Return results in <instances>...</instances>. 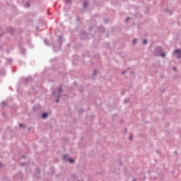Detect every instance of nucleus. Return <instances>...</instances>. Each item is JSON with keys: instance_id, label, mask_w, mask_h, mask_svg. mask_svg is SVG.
I'll return each mask as SVG.
<instances>
[{"instance_id": "1", "label": "nucleus", "mask_w": 181, "mask_h": 181, "mask_svg": "<svg viewBox=\"0 0 181 181\" xmlns=\"http://www.w3.org/2000/svg\"><path fill=\"white\" fill-rule=\"evenodd\" d=\"M174 53H177V58L178 59H180L181 57V50H179V49H175V52Z\"/></svg>"}, {"instance_id": "2", "label": "nucleus", "mask_w": 181, "mask_h": 181, "mask_svg": "<svg viewBox=\"0 0 181 181\" xmlns=\"http://www.w3.org/2000/svg\"><path fill=\"white\" fill-rule=\"evenodd\" d=\"M158 51L161 52V51H162V48H161L160 47H157L156 48V52H158Z\"/></svg>"}, {"instance_id": "3", "label": "nucleus", "mask_w": 181, "mask_h": 181, "mask_svg": "<svg viewBox=\"0 0 181 181\" xmlns=\"http://www.w3.org/2000/svg\"><path fill=\"white\" fill-rule=\"evenodd\" d=\"M98 73V71H97V70H95L94 71H93V75L92 76H97V74Z\"/></svg>"}, {"instance_id": "4", "label": "nucleus", "mask_w": 181, "mask_h": 181, "mask_svg": "<svg viewBox=\"0 0 181 181\" xmlns=\"http://www.w3.org/2000/svg\"><path fill=\"white\" fill-rule=\"evenodd\" d=\"M67 158H69V156H68L67 154L64 155V156H63L64 160H66V159H67Z\"/></svg>"}, {"instance_id": "5", "label": "nucleus", "mask_w": 181, "mask_h": 181, "mask_svg": "<svg viewBox=\"0 0 181 181\" xmlns=\"http://www.w3.org/2000/svg\"><path fill=\"white\" fill-rule=\"evenodd\" d=\"M58 93H59V94L62 93H63V89H62V88H59L58 89Z\"/></svg>"}, {"instance_id": "6", "label": "nucleus", "mask_w": 181, "mask_h": 181, "mask_svg": "<svg viewBox=\"0 0 181 181\" xmlns=\"http://www.w3.org/2000/svg\"><path fill=\"white\" fill-rule=\"evenodd\" d=\"M29 6H30V4L29 3H26L25 4V8H29Z\"/></svg>"}, {"instance_id": "7", "label": "nucleus", "mask_w": 181, "mask_h": 181, "mask_svg": "<svg viewBox=\"0 0 181 181\" xmlns=\"http://www.w3.org/2000/svg\"><path fill=\"white\" fill-rule=\"evenodd\" d=\"M47 113L42 114V118H47Z\"/></svg>"}, {"instance_id": "8", "label": "nucleus", "mask_w": 181, "mask_h": 181, "mask_svg": "<svg viewBox=\"0 0 181 181\" xmlns=\"http://www.w3.org/2000/svg\"><path fill=\"white\" fill-rule=\"evenodd\" d=\"M87 5H88V3L87 1H86V2L83 4L84 8H87Z\"/></svg>"}, {"instance_id": "9", "label": "nucleus", "mask_w": 181, "mask_h": 181, "mask_svg": "<svg viewBox=\"0 0 181 181\" xmlns=\"http://www.w3.org/2000/svg\"><path fill=\"white\" fill-rule=\"evenodd\" d=\"M69 162H70V163H73V162H74V160H73L72 158H69Z\"/></svg>"}, {"instance_id": "10", "label": "nucleus", "mask_w": 181, "mask_h": 181, "mask_svg": "<svg viewBox=\"0 0 181 181\" xmlns=\"http://www.w3.org/2000/svg\"><path fill=\"white\" fill-rule=\"evenodd\" d=\"M143 43H144V45H146V43H148V41H147L146 40H144L143 41Z\"/></svg>"}, {"instance_id": "11", "label": "nucleus", "mask_w": 181, "mask_h": 181, "mask_svg": "<svg viewBox=\"0 0 181 181\" xmlns=\"http://www.w3.org/2000/svg\"><path fill=\"white\" fill-rule=\"evenodd\" d=\"M130 19H131V18H129V17L127 18L125 20V22H128Z\"/></svg>"}, {"instance_id": "12", "label": "nucleus", "mask_w": 181, "mask_h": 181, "mask_svg": "<svg viewBox=\"0 0 181 181\" xmlns=\"http://www.w3.org/2000/svg\"><path fill=\"white\" fill-rule=\"evenodd\" d=\"M19 127H20V128H22V127H25V125H23V124H20Z\"/></svg>"}, {"instance_id": "13", "label": "nucleus", "mask_w": 181, "mask_h": 181, "mask_svg": "<svg viewBox=\"0 0 181 181\" xmlns=\"http://www.w3.org/2000/svg\"><path fill=\"white\" fill-rule=\"evenodd\" d=\"M59 98H60V95H58V99H57L56 103H59Z\"/></svg>"}, {"instance_id": "14", "label": "nucleus", "mask_w": 181, "mask_h": 181, "mask_svg": "<svg viewBox=\"0 0 181 181\" xmlns=\"http://www.w3.org/2000/svg\"><path fill=\"white\" fill-rule=\"evenodd\" d=\"M133 43H134V45H135V43H136V39L133 40Z\"/></svg>"}, {"instance_id": "15", "label": "nucleus", "mask_w": 181, "mask_h": 181, "mask_svg": "<svg viewBox=\"0 0 181 181\" xmlns=\"http://www.w3.org/2000/svg\"><path fill=\"white\" fill-rule=\"evenodd\" d=\"M1 105H2V107H4V106L5 105V102H3V103H1Z\"/></svg>"}, {"instance_id": "16", "label": "nucleus", "mask_w": 181, "mask_h": 181, "mask_svg": "<svg viewBox=\"0 0 181 181\" xmlns=\"http://www.w3.org/2000/svg\"><path fill=\"white\" fill-rule=\"evenodd\" d=\"M161 56H162V57H165V54L162 53Z\"/></svg>"}, {"instance_id": "17", "label": "nucleus", "mask_w": 181, "mask_h": 181, "mask_svg": "<svg viewBox=\"0 0 181 181\" xmlns=\"http://www.w3.org/2000/svg\"><path fill=\"white\" fill-rule=\"evenodd\" d=\"M45 43L46 45H47V40H45Z\"/></svg>"}, {"instance_id": "18", "label": "nucleus", "mask_w": 181, "mask_h": 181, "mask_svg": "<svg viewBox=\"0 0 181 181\" xmlns=\"http://www.w3.org/2000/svg\"><path fill=\"white\" fill-rule=\"evenodd\" d=\"M127 103H128V100H124V104H127Z\"/></svg>"}, {"instance_id": "19", "label": "nucleus", "mask_w": 181, "mask_h": 181, "mask_svg": "<svg viewBox=\"0 0 181 181\" xmlns=\"http://www.w3.org/2000/svg\"><path fill=\"white\" fill-rule=\"evenodd\" d=\"M173 70H176V66L173 67Z\"/></svg>"}, {"instance_id": "20", "label": "nucleus", "mask_w": 181, "mask_h": 181, "mask_svg": "<svg viewBox=\"0 0 181 181\" xmlns=\"http://www.w3.org/2000/svg\"><path fill=\"white\" fill-rule=\"evenodd\" d=\"M122 74H125V71H123V72H122Z\"/></svg>"}, {"instance_id": "21", "label": "nucleus", "mask_w": 181, "mask_h": 181, "mask_svg": "<svg viewBox=\"0 0 181 181\" xmlns=\"http://www.w3.org/2000/svg\"><path fill=\"white\" fill-rule=\"evenodd\" d=\"M165 12H168V9H165Z\"/></svg>"}, {"instance_id": "22", "label": "nucleus", "mask_w": 181, "mask_h": 181, "mask_svg": "<svg viewBox=\"0 0 181 181\" xmlns=\"http://www.w3.org/2000/svg\"><path fill=\"white\" fill-rule=\"evenodd\" d=\"M130 139H132V136H130Z\"/></svg>"}, {"instance_id": "23", "label": "nucleus", "mask_w": 181, "mask_h": 181, "mask_svg": "<svg viewBox=\"0 0 181 181\" xmlns=\"http://www.w3.org/2000/svg\"><path fill=\"white\" fill-rule=\"evenodd\" d=\"M133 181H136V180L135 179H134Z\"/></svg>"}]
</instances>
